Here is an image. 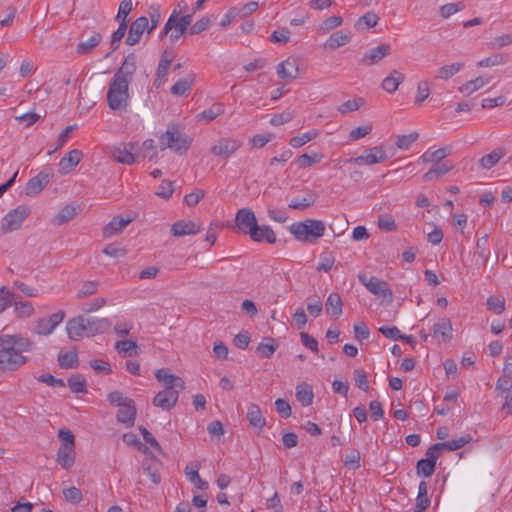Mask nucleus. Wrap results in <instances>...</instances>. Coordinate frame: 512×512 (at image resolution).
I'll return each instance as SVG.
<instances>
[{
    "instance_id": "13",
    "label": "nucleus",
    "mask_w": 512,
    "mask_h": 512,
    "mask_svg": "<svg viewBox=\"0 0 512 512\" xmlns=\"http://www.w3.org/2000/svg\"><path fill=\"white\" fill-rule=\"evenodd\" d=\"M179 392L180 390L171 387H168V389L164 388V390L155 395L153 404L163 410H171L178 401Z\"/></svg>"
},
{
    "instance_id": "64",
    "label": "nucleus",
    "mask_w": 512,
    "mask_h": 512,
    "mask_svg": "<svg viewBox=\"0 0 512 512\" xmlns=\"http://www.w3.org/2000/svg\"><path fill=\"white\" fill-rule=\"evenodd\" d=\"M512 44V33L495 37L489 44L491 49H501Z\"/></svg>"
},
{
    "instance_id": "59",
    "label": "nucleus",
    "mask_w": 512,
    "mask_h": 512,
    "mask_svg": "<svg viewBox=\"0 0 512 512\" xmlns=\"http://www.w3.org/2000/svg\"><path fill=\"white\" fill-rule=\"evenodd\" d=\"M15 301V294L6 290L5 287H0V314L3 313L8 307L12 306Z\"/></svg>"
},
{
    "instance_id": "22",
    "label": "nucleus",
    "mask_w": 512,
    "mask_h": 512,
    "mask_svg": "<svg viewBox=\"0 0 512 512\" xmlns=\"http://www.w3.org/2000/svg\"><path fill=\"white\" fill-rule=\"evenodd\" d=\"M49 181V174L45 172L38 173L37 176L31 178L26 184L25 194L27 196L38 195L43 190V188L49 183Z\"/></svg>"
},
{
    "instance_id": "9",
    "label": "nucleus",
    "mask_w": 512,
    "mask_h": 512,
    "mask_svg": "<svg viewBox=\"0 0 512 512\" xmlns=\"http://www.w3.org/2000/svg\"><path fill=\"white\" fill-rule=\"evenodd\" d=\"M255 213L250 208H241L235 216L233 231L249 235L257 225Z\"/></svg>"
},
{
    "instance_id": "62",
    "label": "nucleus",
    "mask_w": 512,
    "mask_h": 512,
    "mask_svg": "<svg viewBox=\"0 0 512 512\" xmlns=\"http://www.w3.org/2000/svg\"><path fill=\"white\" fill-rule=\"evenodd\" d=\"M419 137L417 132H413L407 135H400L397 137L396 146L400 150H407Z\"/></svg>"
},
{
    "instance_id": "10",
    "label": "nucleus",
    "mask_w": 512,
    "mask_h": 512,
    "mask_svg": "<svg viewBox=\"0 0 512 512\" xmlns=\"http://www.w3.org/2000/svg\"><path fill=\"white\" fill-rule=\"evenodd\" d=\"M388 159L389 157L384 147L382 145H378L365 149L361 155L354 157V164L370 166L385 162Z\"/></svg>"
},
{
    "instance_id": "3",
    "label": "nucleus",
    "mask_w": 512,
    "mask_h": 512,
    "mask_svg": "<svg viewBox=\"0 0 512 512\" xmlns=\"http://www.w3.org/2000/svg\"><path fill=\"white\" fill-rule=\"evenodd\" d=\"M193 138L188 136L178 125L170 124L159 136L160 149H170L177 155H184L190 149Z\"/></svg>"
},
{
    "instance_id": "6",
    "label": "nucleus",
    "mask_w": 512,
    "mask_h": 512,
    "mask_svg": "<svg viewBox=\"0 0 512 512\" xmlns=\"http://www.w3.org/2000/svg\"><path fill=\"white\" fill-rule=\"evenodd\" d=\"M31 210L27 205H19L9 211L1 221L0 230L2 234H7L22 227L25 219L30 215Z\"/></svg>"
},
{
    "instance_id": "29",
    "label": "nucleus",
    "mask_w": 512,
    "mask_h": 512,
    "mask_svg": "<svg viewBox=\"0 0 512 512\" xmlns=\"http://www.w3.org/2000/svg\"><path fill=\"white\" fill-rule=\"evenodd\" d=\"M405 80V75L398 71V70H392L391 73L386 77L384 78V80L382 81V88L392 94L394 93L399 85Z\"/></svg>"
},
{
    "instance_id": "38",
    "label": "nucleus",
    "mask_w": 512,
    "mask_h": 512,
    "mask_svg": "<svg viewBox=\"0 0 512 512\" xmlns=\"http://www.w3.org/2000/svg\"><path fill=\"white\" fill-rule=\"evenodd\" d=\"M342 22L343 19L340 16L328 17L316 27V33L321 36L326 35L330 31L339 27L342 24Z\"/></svg>"
},
{
    "instance_id": "19",
    "label": "nucleus",
    "mask_w": 512,
    "mask_h": 512,
    "mask_svg": "<svg viewBox=\"0 0 512 512\" xmlns=\"http://www.w3.org/2000/svg\"><path fill=\"white\" fill-rule=\"evenodd\" d=\"M155 377L159 382L163 383L166 389L171 387L173 389L183 390L185 387L183 379L174 374H171L170 371L166 368L158 369L155 372Z\"/></svg>"
},
{
    "instance_id": "43",
    "label": "nucleus",
    "mask_w": 512,
    "mask_h": 512,
    "mask_svg": "<svg viewBox=\"0 0 512 512\" xmlns=\"http://www.w3.org/2000/svg\"><path fill=\"white\" fill-rule=\"evenodd\" d=\"M488 81V79H484L483 77H477L473 80L464 83L462 86L459 87L458 90L459 92L468 96L484 87L488 83Z\"/></svg>"
},
{
    "instance_id": "26",
    "label": "nucleus",
    "mask_w": 512,
    "mask_h": 512,
    "mask_svg": "<svg viewBox=\"0 0 512 512\" xmlns=\"http://www.w3.org/2000/svg\"><path fill=\"white\" fill-rule=\"evenodd\" d=\"M250 238L255 242H267L269 244H273L276 242V235L271 227L263 225L259 226L258 224L249 234Z\"/></svg>"
},
{
    "instance_id": "57",
    "label": "nucleus",
    "mask_w": 512,
    "mask_h": 512,
    "mask_svg": "<svg viewBox=\"0 0 512 512\" xmlns=\"http://www.w3.org/2000/svg\"><path fill=\"white\" fill-rule=\"evenodd\" d=\"M465 5L463 2L448 3L440 7L439 12L442 18L446 19L453 14L463 10Z\"/></svg>"
},
{
    "instance_id": "33",
    "label": "nucleus",
    "mask_w": 512,
    "mask_h": 512,
    "mask_svg": "<svg viewBox=\"0 0 512 512\" xmlns=\"http://www.w3.org/2000/svg\"><path fill=\"white\" fill-rule=\"evenodd\" d=\"M452 325L449 319L442 318L433 327V335L438 340L447 341L451 338Z\"/></svg>"
},
{
    "instance_id": "20",
    "label": "nucleus",
    "mask_w": 512,
    "mask_h": 512,
    "mask_svg": "<svg viewBox=\"0 0 512 512\" xmlns=\"http://www.w3.org/2000/svg\"><path fill=\"white\" fill-rule=\"evenodd\" d=\"M201 231V225L194 221L180 220L172 224L171 233L175 237L196 235Z\"/></svg>"
},
{
    "instance_id": "36",
    "label": "nucleus",
    "mask_w": 512,
    "mask_h": 512,
    "mask_svg": "<svg viewBox=\"0 0 512 512\" xmlns=\"http://www.w3.org/2000/svg\"><path fill=\"white\" fill-rule=\"evenodd\" d=\"M101 39L102 35L98 32H94L87 40L79 42L76 52L79 55L90 53L101 42Z\"/></svg>"
},
{
    "instance_id": "25",
    "label": "nucleus",
    "mask_w": 512,
    "mask_h": 512,
    "mask_svg": "<svg viewBox=\"0 0 512 512\" xmlns=\"http://www.w3.org/2000/svg\"><path fill=\"white\" fill-rule=\"evenodd\" d=\"M454 168V164L451 161L436 162L429 171L423 175V180L426 182L433 181L447 174Z\"/></svg>"
},
{
    "instance_id": "56",
    "label": "nucleus",
    "mask_w": 512,
    "mask_h": 512,
    "mask_svg": "<svg viewBox=\"0 0 512 512\" xmlns=\"http://www.w3.org/2000/svg\"><path fill=\"white\" fill-rule=\"evenodd\" d=\"M435 466L434 462L423 458L417 462V474L423 477H430L435 471Z\"/></svg>"
},
{
    "instance_id": "15",
    "label": "nucleus",
    "mask_w": 512,
    "mask_h": 512,
    "mask_svg": "<svg viewBox=\"0 0 512 512\" xmlns=\"http://www.w3.org/2000/svg\"><path fill=\"white\" fill-rule=\"evenodd\" d=\"M145 31L148 32V18L145 16L138 17L130 25L128 36L125 40L126 44L129 46L138 44Z\"/></svg>"
},
{
    "instance_id": "42",
    "label": "nucleus",
    "mask_w": 512,
    "mask_h": 512,
    "mask_svg": "<svg viewBox=\"0 0 512 512\" xmlns=\"http://www.w3.org/2000/svg\"><path fill=\"white\" fill-rule=\"evenodd\" d=\"M77 215V207L71 204L64 206L54 217L53 222L60 226Z\"/></svg>"
},
{
    "instance_id": "41",
    "label": "nucleus",
    "mask_w": 512,
    "mask_h": 512,
    "mask_svg": "<svg viewBox=\"0 0 512 512\" xmlns=\"http://www.w3.org/2000/svg\"><path fill=\"white\" fill-rule=\"evenodd\" d=\"M327 313L338 318L342 314V299L338 293H331L326 301Z\"/></svg>"
},
{
    "instance_id": "31",
    "label": "nucleus",
    "mask_w": 512,
    "mask_h": 512,
    "mask_svg": "<svg viewBox=\"0 0 512 512\" xmlns=\"http://www.w3.org/2000/svg\"><path fill=\"white\" fill-rule=\"evenodd\" d=\"M450 154H451L450 147H442V148H438L434 151H431L429 149L420 156L419 160L425 164L442 162V160L445 159Z\"/></svg>"
},
{
    "instance_id": "30",
    "label": "nucleus",
    "mask_w": 512,
    "mask_h": 512,
    "mask_svg": "<svg viewBox=\"0 0 512 512\" xmlns=\"http://www.w3.org/2000/svg\"><path fill=\"white\" fill-rule=\"evenodd\" d=\"M379 22V17L374 12H367L363 16L359 17L358 20L354 23V28L358 32H367L371 28L375 27Z\"/></svg>"
},
{
    "instance_id": "49",
    "label": "nucleus",
    "mask_w": 512,
    "mask_h": 512,
    "mask_svg": "<svg viewBox=\"0 0 512 512\" xmlns=\"http://www.w3.org/2000/svg\"><path fill=\"white\" fill-rule=\"evenodd\" d=\"M317 134L318 133L316 130H311V131L305 132L301 135L292 137L289 141V144L293 148H299V147L305 145L306 143L310 142L314 138H316Z\"/></svg>"
},
{
    "instance_id": "47",
    "label": "nucleus",
    "mask_w": 512,
    "mask_h": 512,
    "mask_svg": "<svg viewBox=\"0 0 512 512\" xmlns=\"http://www.w3.org/2000/svg\"><path fill=\"white\" fill-rule=\"evenodd\" d=\"M214 19L215 18L213 16H209V15L203 16L201 19H199L193 25H191V27L189 29V33L191 35H195V34H199V33L203 32V31H206L207 29H209V27L211 26Z\"/></svg>"
},
{
    "instance_id": "35",
    "label": "nucleus",
    "mask_w": 512,
    "mask_h": 512,
    "mask_svg": "<svg viewBox=\"0 0 512 512\" xmlns=\"http://www.w3.org/2000/svg\"><path fill=\"white\" fill-rule=\"evenodd\" d=\"M195 81V75L189 74L187 77L179 79L170 89L171 94L176 96L184 95L191 90Z\"/></svg>"
},
{
    "instance_id": "34",
    "label": "nucleus",
    "mask_w": 512,
    "mask_h": 512,
    "mask_svg": "<svg viewBox=\"0 0 512 512\" xmlns=\"http://www.w3.org/2000/svg\"><path fill=\"white\" fill-rule=\"evenodd\" d=\"M199 465L197 463H191L186 466L185 474L188 480L193 483L198 489L206 490L208 488V482L204 481L199 473Z\"/></svg>"
},
{
    "instance_id": "55",
    "label": "nucleus",
    "mask_w": 512,
    "mask_h": 512,
    "mask_svg": "<svg viewBox=\"0 0 512 512\" xmlns=\"http://www.w3.org/2000/svg\"><path fill=\"white\" fill-rule=\"evenodd\" d=\"M512 389V377L503 375L500 376L495 385V392L498 396L510 392Z\"/></svg>"
},
{
    "instance_id": "45",
    "label": "nucleus",
    "mask_w": 512,
    "mask_h": 512,
    "mask_svg": "<svg viewBox=\"0 0 512 512\" xmlns=\"http://www.w3.org/2000/svg\"><path fill=\"white\" fill-rule=\"evenodd\" d=\"M143 470L149 476L154 484L161 482V476L159 473V463L155 459L147 460L143 463Z\"/></svg>"
},
{
    "instance_id": "44",
    "label": "nucleus",
    "mask_w": 512,
    "mask_h": 512,
    "mask_svg": "<svg viewBox=\"0 0 512 512\" xmlns=\"http://www.w3.org/2000/svg\"><path fill=\"white\" fill-rule=\"evenodd\" d=\"M313 391L307 384H300L296 387V398L303 406H309L313 402Z\"/></svg>"
},
{
    "instance_id": "39",
    "label": "nucleus",
    "mask_w": 512,
    "mask_h": 512,
    "mask_svg": "<svg viewBox=\"0 0 512 512\" xmlns=\"http://www.w3.org/2000/svg\"><path fill=\"white\" fill-rule=\"evenodd\" d=\"M504 155L505 152L503 149H495L479 160V166L482 169H491L501 160V158H503Z\"/></svg>"
},
{
    "instance_id": "5",
    "label": "nucleus",
    "mask_w": 512,
    "mask_h": 512,
    "mask_svg": "<svg viewBox=\"0 0 512 512\" xmlns=\"http://www.w3.org/2000/svg\"><path fill=\"white\" fill-rule=\"evenodd\" d=\"M325 231V225L322 221L308 219L304 222L294 223L290 227V232L297 240L312 243L322 237Z\"/></svg>"
},
{
    "instance_id": "58",
    "label": "nucleus",
    "mask_w": 512,
    "mask_h": 512,
    "mask_svg": "<svg viewBox=\"0 0 512 512\" xmlns=\"http://www.w3.org/2000/svg\"><path fill=\"white\" fill-rule=\"evenodd\" d=\"M98 282L97 281H86L82 284L81 288L78 290L76 297L78 299H82L88 296L95 294L98 290Z\"/></svg>"
},
{
    "instance_id": "32",
    "label": "nucleus",
    "mask_w": 512,
    "mask_h": 512,
    "mask_svg": "<svg viewBox=\"0 0 512 512\" xmlns=\"http://www.w3.org/2000/svg\"><path fill=\"white\" fill-rule=\"evenodd\" d=\"M247 419L249 424L259 430L266 425V419L263 417L260 407L257 404H250L247 409Z\"/></svg>"
},
{
    "instance_id": "1",
    "label": "nucleus",
    "mask_w": 512,
    "mask_h": 512,
    "mask_svg": "<svg viewBox=\"0 0 512 512\" xmlns=\"http://www.w3.org/2000/svg\"><path fill=\"white\" fill-rule=\"evenodd\" d=\"M33 342L21 334L0 335V371H15L29 359L23 353L32 351Z\"/></svg>"
},
{
    "instance_id": "14",
    "label": "nucleus",
    "mask_w": 512,
    "mask_h": 512,
    "mask_svg": "<svg viewBox=\"0 0 512 512\" xmlns=\"http://www.w3.org/2000/svg\"><path fill=\"white\" fill-rule=\"evenodd\" d=\"M186 31L187 29L178 21V12L174 10L164 25L160 37L163 38L169 35L170 40L176 42Z\"/></svg>"
},
{
    "instance_id": "21",
    "label": "nucleus",
    "mask_w": 512,
    "mask_h": 512,
    "mask_svg": "<svg viewBox=\"0 0 512 512\" xmlns=\"http://www.w3.org/2000/svg\"><path fill=\"white\" fill-rule=\"evenodd\" d=\"M352 34L350 31L339 30L332 33L323 44L325 50H336L350 42Z\"/></svg>"
},
{
    "instance_id": "61",
    "label": "nucleus",
    "mask_w": 512,
    "mask_h": 512,
    "mask_svg": "<svg viewBox=\"0 0 512 512\" xmlns=\"http://www.w3.org/2000/svg\"><path fill=\"white\" fill-rule=\"evenodd\" d=\"M18 317L27 318L34 313V307L30 302L14 301L13 304Z\"/></svg>"
},
{
    "instance_id": "16",
    "label": "nucleus",
    "mask_w": 512,
    "mask_h": 512,
    "mask_svg": "<svg viewBox=\"0 0 512 512\" xmlns=\"http://www.w3.org/2000/svg\"><path fill=\"white\" fill-rule=\"evenodd\" d=\"M137 57L135 54L131 53L127 55L121 64L120 68L115 72L113 78L127 81L128 84L131 83L133 75L136 71Z\"/></svg>"
},
{
    "instance_id": "24",
    "label": "nucleus",
    "mask_w": 512,
    "mask_h": 512,
    "mask_svg": "<svg viewBox=\"0 0 512 512\" xmlns=\"http://www.w3.org/2000/svg\"><path fill=\"white\" fill-rule=\"evenodd\" d=\"M82 157L80 150L74 149L69 151L59 162V172L62 175L68 174L72 169L78 165Z\"/></svg>"
},
{
    "instance_id": "12",
    "label": "nucleus",
    "mask_w": 512,
    "mask_h": 512,
    "mask_svg": "<svg viewBox=\"0 0 512 512\" xmlns=\"http://www.w3.org/2000/svg\"><path fill=\"white\" fill-rule=\"evenodd\" d=\"M242 142L233 138H220L210 148L211 154L217 157L228 159L233 155L240 147Z\"/></svg>"
},
{
    "instance_id": "8",
    "label": "nucleus",
    "mask_w": 512,
    "mask_h": 512,
    "mask_svg": "<svg viewBox=\"0 0 512 512\" xmlns=\"http://www.w3.org/2000/svg\"><path fill=\"white\" fill-rule=\"evenodd\" d=\"M359 281L374 295L383 299H392V291L388 287V284L374 276H369L366 273H360L358 275Z\"/></svg>"
},
{
    "instance_id": "27",
    "label": "nucleus",
    "mask_w": 512,
    "mask_h": 512,
    "mask_svg": "<svg viewBox=\"0 0 512 512\" xmlns=\"http://www.w3.org/2000/svg\"><path fill=\"white\" fill-rule=\"evenodd\" d=\"M75 447L60 446L57 452V463L65 470H69L75 463Z\"/></svg>"
},
{
    "instance_id": "17",
    "label": "nucleus",
    "mask_w": 512,
    "mask_h": 512,
    "mask_svg": "<svg viewBox=\"0 0 512 512\" xmlns=\"http://www.w3.org/2000/svg\"><path fill=\"white\" fill-rule=\"evenodd\" d=\"M391 47L388 44H381L375 48L367 51L359 60V63L364 66H371L379 63L383 58L390 55Z\"/></svg>"
},
{
    "instance_id": "2",
    "label": "nucleus",
    "mask_w": 512,
    "mask_h": 512,
    "mask_svg": "<svg viewBox=\"0 0 512 512\" xmlns=\"http://www.w3.org/2000/svg\"><path fill=\"white\" fill-rule=\"evenodd\" d=\"M109 327L107 319L86 318L82 315L68 320L66 330L71 340H79L84 336L90 337L103 333Z\"/></svg>"
},
{
    "instance_id": "28",
    "label": "nucleus",
    "mask_w": 512,
    "mask_h": 512,
    "mask_svg": "<svg viewBox=\"0 0 512 512\" xmlns=\"http://www.w3.org/2000/svg\"><path fill=\"white\" fill-rule=\"evenodd\" d=\"M316 199V193L309 191L304 195L294 197L289 203V208L303 211L312 206L316 202Z\"/></svg>"
},
{
    "instance_id": "40",
    "label": "nucleus",
    "mask_w": 512,
    "mask_h": 512,
    "mask_svg": "<svg viewBox=\"0 0 512 512\" xmlns=\"http://www.w3.org/2000/svg\"><path fill=\"white\" fill-rule=\"evenodd\" d=\"M130 219L114 217L104 228V234L107 237L120 233L129 223Z\"/></svg>"
},
{
    "instance_id": "48",
    "label": "nucleus",
    "mask_w": 512,
    "mask_h": 512,
    "mask_svg": "<svg viewBox=\"0 0 512 512\" xmlns=\"http://www.w3.org/2000/svg\"><path fill=\"white\" fill-rule=\"evenodd\" d=\"M472 440L470 435H465L456 439H452L450 441L441 442V445L443 446L444 450L448 451H456L462 447H464L466 444H468Z\"/></svg>"
},
{
    "instance_id": "18",
    "label": "nucleus",
    "mask_w": 512,
    "mask_h": 512,
    "mask_svg": "<svg viewBox=\"0 0 512 512\" xmlns=\"http://www.w3.org/2000/svg\"><path fill=\"white\" fill-rule=\"evenodd\" d=\"M276 72L279 78L293 80L299 73V62L296 58L289 57L277 65Z\"/></svg>"
},
{
    "instance_id": "7",
    "label": "nucleus",
    "mask_w": 512,
    "mask_h": 512,
    "mask_svg": "<svg viewBox=\"0 0 512 512\" xmlns=\"http://www.w3.org/2000/svg\"><path fill=\"white\" fill-rule=\"evenodd\" d=\"M137 144L133 142L119 143L112 147L110 156L111 158L124 165H133L136 162Z\"/></svg>"
},
{
    "instance_id": "52",
    "label": "nucleus",
    "mask_w": 512,
    "mask_h": 512,
    "mask_svg": "<svg viewBox=\"0 0 512 512\" xmlns=\"http://www.w3.org/2000/svg\"><path fill=\"white\" fill-rule=\"evenodd\" d=\"M487 309L495 314H501L505 310V299L499 296H490L487 299Z\"/></svg>"
},
{
    "instance_id": "23",
    "label": "nucleus",
    "mask_w": 512,
    "mask_h": 512,
    "mask_svg": "<svg viewBox=\"0 0 512 512\" xmlns=\"http://www.w3.org/2000/svg\"><path fill=\"white\" fill-rule=\"evenodd\" d=\"M136 418V407L134 405V401L128 400L124 405H121L119 407L118 413H117V420L118 422H121L123 424H126L128 427H131L134 425Z\"/></svg>"
},
{
    "instance_id": "11",
    "label": "nucleus",
    "mask_w": 512,
    "mask_h": 512,
    "mask_svg": "<svg viewBox=\"0 0 512 512\" xmlns=\"http://www.w3.org/2000/svg\"><path fill=\"white\" fill-rule=\"evenodd\" d=\"M64 311L60 310L48 317L39 318L34 326V333L37 335H50L54 329L63 321Z\"/></svg>"
},
{
    "instance_id": "54",
    "label": "nucleus",
    "mask_w": 512,
    "mask_h": 512,
    "mask_svg": "<svg viewBox=\"0 0 512 512\" xmlns=\"http://www.w3.org/2000/svg\"><path fill=\"white\" fill-rule=\"evenodd\" d=\"M224 105L222 103H215L210 108L201 112L200 116L207 122L213 121L216 117L223 114Z\"/></svg>"
},
{
    "instance_id": "51",
    "label": "nucleus",
    "mask_w": 512,
    "mask_h": 512,
    "mask_svg": "<svg viewBox=\"0 0 512 512\" xmlns=\"http://www.w3.org/2000/svg\"><path fill=\"white\" fill-rule=\"evenodd\" d=\"M322 159V156L318 153L313 152L312 154H302L297 159L296 162L300 168H307L312 166L313 164L319 163Z\"/></svg>"
},
{
    "instance_id": "50",
    "label": "nucleus",
    "mask_w": 512,
    "mask_h": 512,
    "mask_svg": "<svg viewBox=\"0 0 512 512\" xmlns=\"http://www.w3.org/2000/svg\"><path fill=\"white\" fill-rule=\"evenodd\" d=\"M77 361V354L76 352L73 351L60 353L58 356V362L60 367L65 369L74 368L77 365Z\"/></svg>"
},
{
    "instance_id": "37",
    "label": "nucleus",
    "mask_w": 512,
    "mask_h": 512,
    "mask_svg": "<svg viewBox=\"0 0 512 512\" xmlns=\"http://www.w3.org/2000/svg\"><path fill=\"white\" fill-rule=\"evenodd\" d=\"M463 67V62H455L449 65H444L437 70L435 78L440 80H448L460 72Z\"/></svg>"
},
{
    "instance_id": "60",
    "label": "nucleus",
    "mask_w": 512,
    "mask_h": 512,
    "mask_svg": "<svg viewBox=\"0 0 512 512\" xmlns=\"http://www.w3.org/2000/svg\"><path fill=\"white\" fill-rule=\"evenodd\" d=\"M126 31H127V21H120L118 29L116 31H114L111 36V48H112L111 52H114L118 49V47H119L118 43L124 37Z\"/></svg>"
},
{
    "instance_id": "46",
    "label": "nucleus",
    "mask_w": 512,
    "mask_h": 512,
    "mask_svg": "<svg viewBox=\"0 0 512 512\" xmlns=\"http://www.w3.org/2000/svg\"><path fill=\"white\" fill-rule=\"evenodd\" d=\"M278 345L273 338H265L264 342H261L257 347V352L262 357L270 358L276 351Z\"/></svg>"
},
{
    "instance_id": "4",
    "label": "nucleus",
    "mask_w": 512,
    "mask_h": 512,
    "mask_svg": "<svg viewBox=\"0 0 512 512\" xmlns=\"http://www.w3.org/2000/svg\"><path fill=\"white\" fill-rule=\"evenodd\" d=\"M129 85L127 81L112 78L107 91V104L111 110L126 109L129 103Z\"/></svg>"
},
{
    "instance_id": "53",
    "label": "nucleus",
    "mask_w": 512,
    "mask_h": 512,
    "mask_svg": "<svg viewBox=\"0 0 512 512\" xmlns=\"http://www.w3.org/2000/svg\"><path fill=\"white\" fill-rule=\"evenodd\" d=\"M430 95V86L427 80H422L417 85V95L414 100L415 105L422 104Z\"/></svg>"
},
{
    "instance_id": "63",
    "label": "nucleus",
    "mask_w": 512,
    "mask_h": 512,
    "mask_svg": "<svg viewBox=\"0 0 512 512\" xmlns=\"http://www.w3.org/2000/svg\"><path fill=\"white\" fill-rule=\"evenodd\" d=\"M174 192V184L172 181L169 180H163L161 184L158 187V190L155 192V194L163 198L165 200H168Z\"/></svg>"
}]
</instances>
